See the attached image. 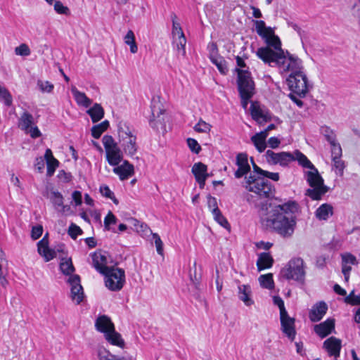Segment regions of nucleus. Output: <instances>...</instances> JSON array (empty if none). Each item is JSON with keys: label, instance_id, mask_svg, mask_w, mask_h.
<instances>
[{"label": "nucleus", "instance_id": "obj_52", "mask_svg": "<svg viewBox=\"0 0 360 360\" xmlns=\"http://www.w3.org/2000/svg\"><path fill=\"white\" fill-rule=\"evenodd\" d=\"M100 192L103 196L112 200L114 203L118 204V201L115 198L114 193L110 191L108 186H101L100 187Z\"/></svg>", "mask_w": 360, "mask_h": 360}, {"label": "nucleus", "instance_id": "obj_32", "mask_svg": "<svg viewBox=\"0 0 360 360\" xmlns=\"http://www.w3.org/2000/svg\"><path fill=\"white\" fill-rule=\"evenodd\" d=\"M86 113L90 116L94 123L100 121L104 117V110L101 104L95 103Z\"/></svg>", "mask_w": 360, "mask_h": 360}, {"label": "nucleus", "instance_id": "obj_21", "mask_svg": "<svg viewBox=\"0 0 360 360\" xmlns=\"http://www.w3.org/2000/svg\"><path fill=\"white\" fill-rule=\"evenodd\" d=\"M95 327L98 331L104 333V335L112 332L115 328L110 319L105 315L100 316L96 319Z\"/></svg>", "mask_w": 360, "mask_h": 360}, {"label": "nucleus", "instance_id": "obj_2", "mask_svg": "<svg viewBox=\"0 0 360 360\" xmlns=\"http://www.w3.org/2000/svg\"><path fill=\"white\" fill-rule=\"evenodd\" d=\"M278 68L282 74L290 72L287 83L291 91L300 97L304 96L308 90V84L302 71V61L297 57L290 56L288 61Z\"/></svg>", "mask_w": 360, "mask_h": 360}, {"label": "nucleus", "instance_id": "obj_23", "mask_svg": "<svg viewBox=\"0 0 360 360\" xmlns=\"http://www.w3.org/2000/svg\"><path fill=\"white\" fill-rule=\"evenodd\" d=\"M335 330V319L328 318L325 321L316 324V335L321 338L329 335Z\"/></svg>", "mask_w": 360, "mask_h": 360}, {"label": "nucleus", "instance_id": "obj_53", "mask_svg": "<svg viewBox=\"0 0 360 360\" xmlns=\"http://www.w3.org/2000/svg\"><path fill=\"white\" fill-rule=\"evenodd\" d=\"M82 230L75 224H71L68 229V234L72 239H76L79 235L82 233Z\"/></svg>", "mask_w": 360, "mask_h": 360}, {"label": "nucleus", "instance_id": "obj_6", "mask_svg": "<svg viewBox=\"0 0 360 360\" xmlns=\"http://www.w3.org/2000/svg\"><path fill=\"white\" fill-rule=\"evenodd\" d=\"M235 72L238 75V89L241 98V105L246 109L249 100L255 94V82L250 72L236 68Z\"/></svg>", "mask_w": 360, "mask_h": 360}, {"label": "nucleus", "instance_id": "obj_12", "mask_svg": "<svg viewBox=\"0 0 360 360\" xmlns=\"http://www.w3.org/2000/svg\"><path fill=\"white\" fill-rule=\"evenodd\" d=\"M281 330L290 342L295 340L297 331L295 329V319L289 316L288 312L280 314Z\"/></svg>", "mask_w": 360, "mask_h": 360}, {"label": "nucleus", "instance_id": "obj_30", "mask_svg": "<svg viewBox=\"0 0 360 360\" xmlns=\"http://www.w3.org/2000/svg\"><path fill=\"white\" fill-rule=\"evenodd\" d=\"M71 92L79 105L88 108L92 103V101L84 93L79 91L75 86L71 88Z\"/></svg>", "mask_w": 360, "mask_h": 360}, {"label": "nucleus", "instance_id": "obj_42", "mask_svg": "<svg viewBox=\"0 0 360 360\" xmlns=\"http://www.w3.org/2000/svg\"><path fill=\"white\" fill-rule=\"evenodd\" d=\"M186 39L184 35L173 38V45L176 47L179 53L184 55L186 53L185 46Z\"/></svg>", "mask_w": 360, "mask_h": 360}, {"label": "nucleus", "instance_id": "obj_35", "mask_svg": "<svg viewBox=\"0 0 360 360\" xmlns=\"http://www.w3.org/2000/svg\"><path fill=\"white\" fill-rule=\"evenodd\" d=\"M329 190V187L324 185V181L316 169V201L321 200Z\"/></svg>", "mask_w": 360, "mask_h": 360}, {"label": "nucleus", "instance_id": "obj_19", "mask_svg": "<svg viewBox=\"0 0 360 360\" xmlns=\"http://www.w3.org/2000/svg\"><path fill=\"white\" fill-rule=\"evenodd\" d=\"M341 340L335 337H330L323 342V348L327 351L329 356L338 357L341 349Z\"/></svg>", "mask_w": 360, "mask_h": 360}, {"label": "nucleus", "instance_id": "obj_11", "mask_svg": "<svg viewBox=\"0 0 360 360\" xmlns=\"http://www.w3.org/2000/svg\"><path fill=\"white\" fill-rule=\"evenodd\" d=\"M18 127L32 139H37L41 136L40 130L35 124L33 115L28 111H24L20 117Z\"/></svg>", "mask_w": 360, "mask_h": 360}, {"label": "nucleus", "instance_id": "obj_34", "mask_svg": "<svg viewBox=\"0 0 360 360\" xmlns=\"http://www.w3.org/2000/svg\"><path fill=\"white\" fill-rule=\"evenodd\" d=\"M251 115L257 122H267L269 117L264 110L257 105L252 103L250 106Z\"/></svg>", "mask_w": 360, "mask_h": 360}, {"label": "nucleus", "instance_id": "obj_9", "mask_svg": "<svg viewBox=\"0 0 360 360\" xmlns=\"http://www.w3.org/2000/svg\"><path fill=\"white\" fill-rule=\"evenodd\" d=\"M106 160L109 165L117 166L122 160V153L112 136L105 135L102 139Z\"/></svg>", "mask_w": 360, "mask_h": 360}, {"label": "nucleus", "instance_id": "obj_39", "mask_svg": "<svg viewBox=\"0 0 360 360\" xmlns=\"http://www.w3.org/2000/svg\"><path fill=\"white\" fill-rule=\"evenodd\" d=\"M109 122L105 120L101 123L94 125L91 128V135L95 139H99L101 134L109 127Z\"/></svg>", "mask_w": 360, "mask_h": 360}, {"label": "nucleus", "instance_id": "obj_63", "mask_svg": "<svg viewBox=\"0 0 360 360\" xmlns=\"http://www.w3.org/2000/svg\"><path fill=\"white\" fill-rule=\"evenodd\" d=\"M72 198L74 200L75 205L79 206L81 205L82 203V193L79 191H75L72 193Z\"/></svg>", "mask_w": 360, "mask_h": 360}, {"label": "nucleus", "instance_id": "obj_5", "mask_svg": "<svg viewBox=\"0 0 360 360\" xmlns=\"http://www.w3.org/2000/svg\"><path fill=\"white\" fill-rule=\"evenodd\" d=\"M267 162L271 165L279 164L282 167L288 166L291 162L297 161L303 168L314 169V166L307 156L299 150L293 152L275 153L268 150L265 154Z\"/></svg>", "mask_w": 360, "mask_h": 360}, {"label": "nucleus", "instance_id": "obj_26", "mask_svg": "<svg viewBox=\"0 0 360 360\" xmlns=\"http://www.w3.org/2000/svg\"><path fill=\"white\" fill-rule=\"evenodd\" d=\"M238 298L243 302V303L250 307L254 304V301L251 298L252 295V290L251 287L249 285H239L238 286Z\"/></svg>", "mask_w": 360, "mask_h": 360}, {"label": "nucleus", "instance_id": "obj_10", "mask_svg": "<svg viewBox=\"0 0 360 360\" xmlns=\"http://www.w3.org/2000/svg\"><path fill=\"white\" fill-rule=\"evenodd\" d=\"M105 276V286L112 291L120 290L125 282L124 271L122 269L111 268L103 274Z\"/></svg>", "mask_w": 360, "mask_h": 360}, {"label": "nucleus", "instance_id": "obj_7", "mask_svg": "<svg viewBox=\"0 0 360 360\" xmlns=\"http://www.w3.org/2000/svg\"><path fill=\"white\" fill-rule=\"evenodd\" d=\"M119 139L124 153L129 155H134L138 149L136 136L129 124L124 122L118 124Z\"/></svg>", "mask_w": 360, "mask_h": 360}, {"label": "nucleus", "instance_id": "obj_58", "mask_svg": "<svg viewBox=\"0 0 360 360\" xmlns=\"http://www.w3.org/2000/svg\"><path fill=\"white\" fill-rule=\"evenodd\" d=\"M273 302L275 305L278 307L279 311H280V314L288 312L285 307L284 302L281 297L274 296L273 297Z\"/></svg>", "mask_w": 360, "mask_h": 360}, {"label": "nucleus", "instance_id": "obj_51", "mask_svg": "<svg viewBox=\"0 0 360 360\" xmlns=\"http://www.w3.org/2000/svg\"><path fill=\"white\" fill-rule=\"evenodd\" d=\"M186 142L188 148L193 153L195 154H198L200 153L201 150V147L195 139L188 138L187 139Z\"/></svg>", "mask_w": 360, "mask_h": 360}, {"label": "nucleus", "instance_id": "obj_54", "mask_svg": "<svg viewBox=\"0 0 360 360\" xmlns=\"http://www.w3.org/2000/svg\"><path fill=\"white\" fill-rule=\"evenodd\" d=\"M54 10L58 14L69 15V8L64 6L60 1H56L54 4Z\"/></svg>", "mask_w": 360, "mask_h": 360}, {"label": "nucleus", "instance_id": "obj_8", "mask_svg": "<svg viewBox=\"0 0 360 360\" xmlns=\"http://www.w3.org/2000/svg\"><path fill=\"white\" fill-rule=\"evenodd\" d=\"M305 271L304 262L301 258L290 259L280 271L281 278L290 281L293 280L302 283L304 279Z\"/></svg>", "mask_w": 360, "mask_h": 360}, {"label": "nucleus", "instance_id": "obj_48", "mask_svg": "<svg viewBox=\"0 0 360 360\" xmlns=\"http://www.w3.org/2000/svg\"><path fill=\"white\" fill-rule=\"evenodd\" d=\"M212 126L203 121L200 120L199 122L194 126L193 129L195 131L200 133H208L211 129Z\"/></svg>", "mask_w": 360, "mask_h": 360}, {"label": "nucleus", "instance_id": "obj_43", "mask_svg": "<svg viewBox=\"0 0 360 360\" xmlns=\"http://www.w3.org/2000/svg\"><path fill=\"white\" fill-rule=\"evenodd\" d=\"M99 360H121L120 357L115 356L103 347H99L97 351Z\"/></svg>", "mask_w": 360, "mask_h": 360}, {"label": "nucleus", "instance_id": "obj_60", "mask_svg": "<svg viewBox=\"0 0 360 360\" xmlns=\"http://www.w3.org/2000/svg\"><path fill=\"white\" fill-rule=\"evenodd\" d=\"M38 84L40 87V89L44 92L49 93L52 91V90L53 89V85L48 81L39 82Z\"/></svg>", "mask_w": 360, "mask_h": 360}, {"label": "nucleus", "instance_id": "obj_16", "mask_svg": "<svg viewBox=\"0 0 360 360\" xmlns=\"http://www.w3.org/2000/svg\"><path fill=\"white\" fill-rule=\"evenodd\" d=\"M37 251L44 258L46 262H49L57 256L56 251L49 248L46 236L38 242Z\"/></svg>", "mask_w": 360, "mask_h": 360}, {"label": "nucleus", "instance_id": "obj_46", "mask_svg": "<svg viewBox=\"0 0 360 360\" xmlns=\"http://www.w3.org/2000/svg\"><path fill=\"white\" fill-rule=\"evenodd\" d=\"M214 220L225 229H230V225L226 219L223 216L220 210H215L212 213Z\"/></svg>", "mask_w": 360, "mask_h": 360}, {"label": "nucleus", "instance_id": "obj_41", "mask_svg": "<svg viewBox=\"0 0 360 360\" xmlns=\"http://www.w3.org/2000/svg\"><path fill=\"white\" fill-rule=\"evenodd\" d=\"M255 25L257 34L262 38L272 32V29L271 27H266L263 20H255Z\"/></svg>", "mask_w": 360, "mask_h": 360}, {"label": "nucleus", "instance_id": "obj_64", "mask_svg": "<svg viewBox=\"0 0 360 360\" xmlns=\"http://www.w3.org/2000/svg\"><path fill=\"white\" fill-rule=\"evenodd\" d=\"M264 178L266 179H270L274 181H278L280 179V175H279V173L278 172H268V171H265L263 176Z\"/></svg>", "mask_w": 360, "mask_h": 360}, {"label": "nucleus", "instance_id": "obj_18", "mask_svg": "<svg viewBox=\"0 0 360 360\" xmlns=\"http://www.w3.org/2000/svg\"><path fill=\"white\" fill-rule=\"evenodd\" d=\"M112 171L119 176L121 181H124L134 175V167L127 160H124L121 165L115 166Z\"/></svg>", "mask_w": 360, "mask_h": 360}, {"label": "nucleus", "instance_id": "obj_4", "mask_svg": "<svg viewBox=\"0 0 360 360\" xmlns=\"http://www.w3.org/2000/svg\"><path fill=\"white\" fill-rule=\"evenodd\" d=\"M253 174L245 177V188L250 192L255 193L259 198H270L274 194V186L265 178L262 177L265 171L258 167L251 158Z\"/></svg>", "mask_w": 360, "mask_h": 360}, {"label": "nucleus", "instance_id": "obj_45", "mask_svg": "<svg viewBox=\"0 0 360 360\" xmlns=\"http://www.w3.org/2000/svg\"><path fill=\"white\" fill-rule=\"evenodd\" d=\"M0 101L4 102L6 106H11L13 103L11 94L5 87L1 86H0Z\"/></svg>", "mask_w": 360, "mask_h": 360}, {"label": "nucleus", "instance_id": "obj_22", "mask_svg": "<svg viewBox=\"0 0 360 360\" xmlns=\"http://www.w3.org/2000/svg\"><path fill=\"white\" fill-rule=\"evenodd\" d=\"M305 176L307 181L310 186V188L306 190L304 195L305 198L303 200L305 205L309 207V199L310 198L311 201L315 200V172H306Z\"/></svg>", "mask_w": 360, "mask_h": 360}, {"label": "nucleus", "instance_id": "obj_24", "mask_svg": "<svg viewBox=\"0 0 360 360\" xmlns=\"http://www.w3.org/2000/svg\"><path fill=\"white\" fill-rule=\"evenodd\" d=\"M163 110H156L155 107L152 108V118L149 120L150 126L154 129L159 131L165 129V123L163 118L160 115L163 114Z\"/></svg>", "mask_w": 360, "mask_h": 360}, {"label": "nucleus", "instance_id": "obj_40", "mask_svg": "<svg viewBox=\"0 0 360 360\" xmlns=\"http://www.w3.org/2000/svg\"><path fill=\"white\" fill-rule=\"evenodd\" d=\"M259 282L260 285L269 290H271L274 288V282L273 279L272 274H266L264 275H261L259 278Z\"/></svg>", "mask_w": 360, "mask_h": 360}, {"label": "nucleus", "instance_id": "obj_31", "mask_svg": "<svg viewBox=\"0 0 360 360\" xmlns=\"http://www.w3.org/2000/svg\"><path fill=\"white\" fill-rule=\"evenodd\" d=\"M266 131H260L251 137L252 142L259 153H262L266 149Z\"/></svg>", "mask_w": 360, "mask_h": 360}, {"label": "nucleus", "instance_id": "obj_47", "mask_svg": "<svg viewBox=\"0 0 360 360\" xmlns=\"http://www.w3.org/2000/svg\"><path fill=\"white\" fill-rule=\"evenodd\" d=\"M328 310L327 304L321 301L316 304V322L319 321L326 314Z\"/></svg>", "mask_w": 360, "mask_h": 360}, {"label": "nucleus", "instance_id": "obj_28", "mask_svg": "<svg viewBox=\"0 0 360 360\" xmlns=\"http://www.w3.org/2000/svg\"><path fill=\"white\" fill-rule=\"evenodd\" d=\"M334 210L332 205L323 203L316 209V219L321 221H327L333 215Z\"/></svg>", "mask_w": 360, "mask_h": 360}, {"label": "nucleus", "instance_id": "obj_27", "mask_svg": "<svg viewBox=\"0 0 360 360\" xmlns=\"http://www.w3.org/2000/svg\"><path fill=\"white\" fill-rule=\"evenodd\" d=\"M320 133L322 134L326 140L330 143V150H333L335 147L341 148L340 144L336 139V134L335 131L329 127L322 126L320 128Z\"/></svg>", "mask_w": 360, "mask_h": 360}, {"label": "nucleus", "instance_id": "obj_36", "mask_svg": "<svg viewBox=\"0 0 360 360\" xmlns=\"http://www.w3.org/2000/svg\"><path fill=\"white\" fill-rule=\"evenodd\" d=\"M105 338L111 345H116L122 348L124 346V340L122 338L121 335L115 330V328L112 332L107 333V335H105Z\"/></svg>", "mask_w": 360, "mask_h": 360}, {"label": "nucleus", "instance_id": "obj_57", "mask_svg": "<svg viewBox=\"0 0 360 360\" xmlns=\"http://www.w3.org/2000/svg\"><path fill=\"white\" fill-rule=\"evenodd\" d=\"M342 264H356V258L354 255L351 253H346L342 255Z\"/></svg>", "mask_w": 360, "mask_h": 360}, {"label": "nucleus", "instance_id": "obj_38", "mask_svg": "<svg viewBox=\"0 0 360 360\" xmlns=\"http://www.w3.org/2000/svg\"><path fill=\"white\" fill-rule=\"evenodd\" d=\"M117 222V219L115 215L111 211H109L104 219V229L105 231H111L113 233H117L115 228L112 227Z\"/></svg>", "mask_w": 360, "mask_h": 360}, {"label": "nucleus", "instance_id": "obj_13", "mask_svg": "<svg viewBox=\"0 0 360 360\" xmlns=\"http://www.w3.org/2000/svg\"><path fill=\"white\" fill-rule=\"evenodd\" d=\"M68 282L70 285V297L73 302L77 304H80L84 298L83 288L80 283V277L77 274L70 276Z\"/></svg>", "mask_w": 360, "mask_h": 360}, {"label": "nucleus", "instance_id": "obj_62", "mask_svg": "<svg viewBox=\"0 0 360 360\" xmlns=\"http://www.w3.org/2000/svg\"><path fill=\"white\" fill-rule=\"evenodd\" d=\"M352 271L351 266L347 264H342V273L344 275L345 282H348L349 279L350 271Z\"/></svg>", "mask_w": 360, "mask_h": 360}, {"label": "nucleus", "instance_id": "obj_44", "mask_svg": "<svg viewBox=\"0 0 360 360\" xmlns=\"http://www.w3.org/2000/svg\"><path fill=\"white\" fill-rule=\"evenodd\" d=\"M172 20V36L173 38L176 37L183 36L184 35L181 27L180 24L176 21V15L175 13H172L171 15Z\"/></svg>", "mask_w": 360, "mask_h": 360}, {"label": "nucleus", "instance_id": "obj_17", "mask_svg": "<svg viewBox=\"0 0 360 360\" xmlns=\"http://www.w3.org/2000/svg\"><path fill=\"white\" fill-rule=\"evenodd\" d=\"M236 165L238 169L235 172L234 176L240 179L250 171V166L248 164V155L245 153H239L236 156Z\"/></svg>", "mask_w": 360, "mask_h": 360}, {"label": "nucleus", "instance_id": "obj_59", "mask_svg": "<svg viewBox=\"0 0 360 360\" xmlns=\"http://www.w3.org/2000/svg\"><path fill=\"white\" fill-rule=\"evenodd\" d=\"M207 205L212 213L214 212L215 210H219L217 205V198L210 195L207 196Z\"/></svg>", "mask_w": 360, "mask_h": 360}, {"label": "nucleus", "instance_id": "obj_55", "mask_svg": "<svg viewBox=\"0 0 360 360\" xmlns=\"http://www.w3.org/2000/svg\"><path fill=\"white\" fill-rule=\"evenodd\" d=\"M46 165H47L46 175L48 176H51L54 174L56 169L58 167L59 162L58 160L56 159L52 161H48V162H46Z\"/></svg>", "mask_w": 360, "mask_h": 360}, {"label": "nucleus", "instance_id": "obj_37", "mask_svg": "<svg viewBox=\"0 0 360 360\" xmlns=\"http://www.w3.org/2000/svg\"><path fill=\"white\" fill-rule=\"evenodd\" d=\"M60 269L63 274L70 276H72V274L75 271V267L71 258H61Z\"/></svg>", "mask_w": 360, "mask_h": 360}, {"label": "nucleus", "instance_id": "obj_33", "mask_svg": "<svg viewBox=\"0 0 360 360\" xmlns=\"http://www.w3.org/2000/svg\"><path fill=\"white\" fill-rule=\"evenodd\" d=\"M210 59L212 61V63L217 66L218 70L220 72L221 74L224 75L227 74V72H229V68L227 66V63L223 57L219 55L212 54L210 56Z\"/></svg>", "mask_w": 360, "mask_h": 360}, {"label": "nucleus", "instance_id": "obj_14", "mask_svg": "<svg viewBox=\"0 0 360 360\" xmlns=\"http://www.w3.org/2000/svg\"><path fill=\"white\" fill-rule=\"evenodd\" d=\"M330 153L333 162V169L337 175L342 176L344 169L346 167V164L345 162L341 159L342 155V148H337L336 146L333 150H330Z\"/></svg>", "mask_w": 360, "mask_h": 360}, {"label": "nucleus", "instance_id": "obj_20", "mask_svg": "<svg viewBox=\"0 0 360 360\" xmlns=\"http://www.w3.org/2000/svg\"><path fill=\"white\" fill-rule=\"evenodd\" d=\"M93 266L101 274H103L110 267L107 266V257L101 252H96L92 255Z\"/></svg>", "mask_w": 360, "mask_h": 360}, {"label": "nucleus", "instance_id": "obj_3", "mask_svg": "<svg viewBox=\"0 0 360 360\" xmlns=\"http://www.w3.org/2000/svg\"><path fill=\"white\" fill-rule=\"evenodd\" d=\"M269 46L259 48L257 51V56L264 63L271 66H278L286 63L288 58H286L283 49L281 42L278 37L274 34V31L264 37Z\"/></svg>", "mask_w": 360, "mask_h": 360}, {"label": "nucleus", "instance_id": "obj_25", "mask_svg": "<svg viewBox=\"0 0 360 360\" xmlns=\"http://www.w3.org/2000/svg\"><path fill=\"white\" fill-rule=\"evenodd\" d=\"M49 198L53 203L55 209L58 212L65 213L70 210V206L64 205L63 195L58 191H51Z\"/></svg>", "mask_w": 360, "mask_h": 360}, {"label": "nucleus", "instance_id": "obj_29", "mask_svg": "<svg viewBox=\"0 0 360 360\" xmlns=\"http://www.w3.org/2000/svg\"><path fill=\"white\" fill-rule=\"evenodd\" d=\"M274 259L269 252H262L259 255L257 266L259 271L269 269L272 266Z\"/></svg>", "mask_w": 360, "mask_h": 360}, {"label": "nucleus", "instance_id": "obj_61", "mask_svg": "<svg viewBox=\"0 0 360 360\" xmlns=\"http://www.w3.org/2000/svg\"><path fill=\"white\" fill-rule=\"evenodd\" d=\"M43 233V228L41 226H33L32 229L31 236L34 240L38 239Z\"/></svg>", "mask_w": 360, "mask_h": 360}, {"label": "nucleus", "instance_id": "obj_50", "mask_svg": "<svg viewBox=\"0 0 360 360\" xmlns=\"http://www.w3.org/2000/svg\"><path fill=\"white\" fill-rule=\"evenodd\" d=\"M352 15L358 19L360 25V0H351Z\"/></svg>", "mask_w": 360, "mask_h": 360}, {"label": "nucleus", "instance_id": "obj_56", "mask_svg": "<svg viewBox=\"0 0 360 360\" xmlns=\"http://www.w3.org/2000/svg\"><path fill=\"white\" fill-rule=\"evenodd\" d=\"M157 252L159 255H163V243L158 233H153Z\"/></svg>", "mask_w": 360, "mask_h": 360}, {"label": "nucleus", "instance_id": "obj_15", "mask_svg": "<svg viewBox=\"0 0 360 360\" xmlns=\"http://www.w3.org/2000/svg\"><path fill=\"white\" fill-rule=\"evenodd\" d=\"M207 171V165L200 162L195 163L192 167L191 172L193 174L196 181L199 184V186L201 189L204 188L205 181L210 176Z\"/></svg>", "mask_w": 360, "mask_h": 360}, {"label": "nucleus", "instance_id": "obj_1", "mask_svg": "<svg viewBox=\"0 0 360 360\" xmlns=\"http://www.w3.org/2000/svg\"><path fill=\"white\" fill-rule=\"evenodd\" d=\"M299 205L295 201L283 204H262L259 214L262 224L283 238L290 237L296 226Z\"/></svg>", "mask_w": 360, "mask_h": 360}, {"label": "nucleus", "instance_id": "obj_49", "mask_svg": "<svg viewBox=\"0 0 360 360\" xmlns=\"http://www.w3.org/2000/svg\"><path fill=\"white\" fill-rule=\"evenodd\" d=\"M15 53L17 56H28L30 55L31 51L26 44H21L20 46L15 47Z\"/></svg>", "mask_w": 360, "mask_h": 360}]
</instances>
